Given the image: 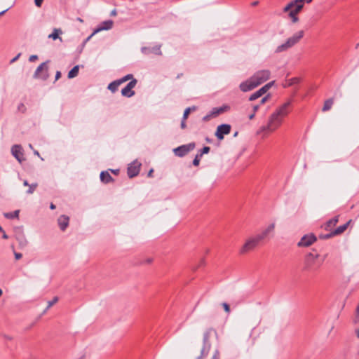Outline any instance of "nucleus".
<instances>
[{"instance_id": "f257e3e1", "label": "nucleus", "mask_w": 359, "mask_h": 359, "mask_svg": "<svg viewBox=\"0 0 359 359\" xmlns=\"http://www.w3.org/2000/svg\"><path fill=\"white\" fill-rule=\"evenodd\" d=\"M290 105L291 102L287 101L278 107L269 116L267 125L262 126L257 131V134L265 131L272 132L277 129L282 123V118L289 114Z\"/></svg>"}, {"instance_id": "f03ea898", "label": "nucleus", "mask_w": 359, "mask_h": 359, "mask_svg": "<svg viewBox=\"0 0 359 359\" xmlns=\"http://www.w3.org/2000/svg\"><path fill=\"white\" fill-rule=\"evenodd\" d=\"M304 31L301 30L289 37L286 41L276 47V53H280L287 50L289 48L296 45L304 36Z\"/></svg>"}, {"instance_id": "7ed1b4c3", "label": "nucleus", "mask_w": 359, "mask_h": 359, "mask_svg": "<svg viewBox=\"0 0 359 359\" xmlns=\"http://www.w3.org/2000/svg\"><path fill=\"white\" fill-rule=\"evenodd\" d=\"M260 241L262 240L258 235L249 237L239 249V253L241 255H245L252 251L258 246Z\"/></svg>"}, {"instance_id": "20e7f679", "label": "nucleus", "mask_w": 359, "mask_h": 359, "mask_svg": "<svg viewBox=\"0 0 359 359\" xmlns=\"http://www.w3.org/2000/svg\"><path fill=\"white\" fill-rule=\"evenodd\" d=\"M319 255H314L311 252L306 255L304 260V270L309 272H313L320 266V264L318 263Z\"/></svg>"}, {"instance_id": "39448f33", "label": "nucleus", "mask_w": 359, "mask_h": 359, "mask_svg": "<svg viewBox=\"0 0 359 359\" xmlns=\"http://www.w3.org/2000/svg\"><path fill=\"white\" fill-rule=\"evenodd\" d=\"M271 76V72L268 69H262L256 72L251 77L257 86L266 81Z\"/></svg>"}, {"instance_id": "423d86ee", "label": "nucleus", "mask_w": 359, "mask_h": 359, "mask_svg": "<svg viewBox=\"0 0 359 359\" xmlns=\"http://www.w3.org/2000/svg\"><path fill=\"white\" fill-rule=\"evenodd\" d=\"M195 148L194 143H189L188 144H184L174 149L173 151L177 156L182 157L187 154L189 151H192Z\"/></svg>"}, {"instance_id": "0eeeda50", "label": "nucleus", "mask_w": 359, "mask_h": 359, "mask_svg": "<svg viewBox=\"0 0 359 359\" xmlns=\"http://www.w3.org/2000/svg\"><path fill=\"white\" fill-rule=\"evenodd\" d=\"M316 241V237L313 234L304 235L298 242L297 246L300 248H306L311 245Z\"/></svg>"}, {"instance_id": "6e6552de", "label": "nucleus", "mask_w": 359, "mask_h": 359, "mask_svg": "<svg viewBox=\"0 0 359 359\" xmlns=\"http://www.w3.org/2000/svg\"><path fill=\"white\" fill-rule=\"evenodd\" d=\"M137 80L133 79L131 80L122 90L121 94L123 96L130 97L135 95V92L133 90V88L136 86Z\"/></svg>"}, {"instance_id": "1a4fd4ad", "label": "nucleus", "mask_w": 359, "mask_h": 359, "mask_svg": "<svg viewBox=\"0 0 359 359\" xmlns=\"http://www.w3.org/2000/svg\"><path fill=\"white\" fill-rule=\"evenodd\" d=\"M231 131V126L229 124L219 125L215 132V136L218 140H222L224 139V135H227Z\"/></svg>"}, {"instance_id": "9d476101", "label": "nucleus", "mask_w": 359, "mask_h": 359, "mask_svg": "<svg viewBox=\"0 0 359 359\" xmlns=\"http://www.w3.org/2000/svg\"><path fill=\"white\" fill-rule=\"evenodd\" d=\"M141 163L137 161H134L128 167V175L129 177L132 178L137 176L140 170Z\"/></svg>"}, {"instance_id": "9b49d317", "label": "nucleus", "mask_w": 359, "mask_h": 359, "mask_svg": "<svg viewBox=\"0 0 359 359\" xmlns=\"http://www.w3.org/2000/svg\"><path fill=\"white\" fill-rule=\"evenodd\" d=\"M257 87V86L254 81V80H252V77L242 82L239 86L241 90L243 92H248L252 90Z\"/></svg>"}, {"instance_id": "f8f14e48", "label": "nucleus", "mask_w": 359, "mask_h": 359, "mask_svg": "<svg viewBox=\"0 0 359 359\" xmlns=\"http://www.w3.org/2000/svg\"><path fill=\"white\" fill-rule=\"evenodd\" d=\"M47 62H43L41 63L36 69L35 72H34V77L35 78H42L43 79H46L48 75H47V70H48V67H47Z\"/></svg>"}, {"instance_id": "ddd939ff", "label": "nucleus", "mask_w": 359, "mask_h": 359, "mask_svg": "<svg viewBox=\"0 0 359 359\" xmlns=\"http://www.w3.org/2000/svg\"><path fill=\"white\" fill-rule=\"evenodd\" d=\"M12 155L20 162L22 163L25 158L23 157L22 147L19 144H15L11 148Z\"/></svg>"}, {"instance_id": "4468645a", "label": "nucleus", "mask_w": 359, "mask_h": 359, "mask_svg": "<svg viewBox=\"0 0 359 359\" xmlns=\"http://www.w3.org/2000/svg\"><path fill=\"white\" fill-rule=\"evenodd\" d=\"M302 5H294V7L289 10V16L292 18L293 22H297L299 20V18L297 17V15L301 11L302 9Z\"/></svg>"}, {"instance_id": "2eb2a0df", "label": "nucleus", "mask_w": 359, "mask_h": 359, "mask_svg": "<svg viewBox=\"0 0 359 359\" xmlns=\"http://www.w3.org/2000/svg\"><path fill=\"white\" fill-rule=\"evenodd\" d=\"M113 24V21L111 20L104 21L96 29L94 30L93 34H97L100 31L110 29H111Z\"/></svg>"}, {"instance_id": "dca6fc26", "label": "nucleus", "mask_w": 359, "mask_h": 359, "mask_svg": "<svg viewBox=\"0 0 359 359\" xmlns=\"http://www.w3.org/2000/svg\"><path fill=\"white\" fill-rule=\"evenodd\" d=\"M69 219L66 215H61L57 219L58 225L62 231H65L69 225Z\"/></svg>"}, {"instance_id": "f3484780", "label": "nucleus", "mask_w": 359, "mask_h": 359, "mask_svg": "<svg viewBox=\"0 0 359 359\" xmlns=\"http://www.w3.org/2000/svg\"><path fill=\"white\" fill-rule=\"evenodd\" d=\"M275 229V224L272 223L269 224L261 233L257 234L258 236L261 238V240H264Z\"/></svg>"}, {"instance_id": "a211bd4d", "label": "nucleus", "mask_w": 359, "mask_h": 359, "mask_svg": "<svg viewBox=\"0 0 359 359\" xmlns=\"http://www.w3.org/2000/svg\"><path fill=\"white\" fill-rule=\"evenodd\" d=\"M305 0H293L291 2H290L284 8V12H287L289 10H290L292 8L294 7V5H302V7L304 6V2ZM307 3H310L312 1V0H306Z\"/></svg>"}, {"instance_id": "6ab92c4d", "label": "nucleus", "mask_w": 359, "mask_h": 359, "mask_svg": "<svg viewBox=\"0 0 359 359\" xmlns=\"http://www.w3.org/2000/svg\"><path fill=\"white\" fill-rule=\"evenodd\" d=\"M350 223L351 220L347 222L346 224L338 226L336 229L332 231V234H334L335 236L341 234L346 230Z\"/></svg>"}, {"instance_id": "aec40b11", "label": "nucleus", "mask_w": 359, "mask_h": 359, "mask_svg": "<svg viewBox=\"0 0 359 359\" xmlns=\"http://www.w3.org/2000/svg\"><path fill=\"white\" fill-rule=\"evenodd\" d=\"M100 180L104 183H109L113 180V178L107 171H102L100 173Z\"/></svg>"}, {"instance_id": "412c9836", "label": "nucleus", "mask_w": 359, "mask_h": 359, "mask_svg": "<svg viewBox=\"0 0 359 359\" xmlns=\"http://www.w3.org/2000/svg\"><path fill=\"white\" fill-rule=\"evenodd\" d=\"M338 222V216L333 217L332 219L327 221L325 224V229L329 231L332 226H334Z\"/></svg>"}, {"instance_id": "4be33fe9", "label": "nucleus", "mask_w": 359, "mask_h": 359, "mask_svg": "<svg viewBox=\"0 0 359 359\" xmlns=\"http://www.w3.org/2000/svg\"><path fill=\"white\" fill-rule=\"evenodd\" d=\"M274 81H271L266 85H264L263 87H262L260 89L257 90V93H259L260 97H262L264 94H265L271 87L273 86Z\"/></svg>"}, {"instance_id": "5701e85b", "label": "nucleus", "mask_w": 359, "mask_h": 359, "mask_svg": "<svg viewBox=\"0 0 359 359\" xmlns=\"http://www.w3.org/2000/svg\"><path fill=\"white\" fill-rule=\"evenodd\" d=\"M300 82V79L298 77H294L290 79H288L285 81V83H283V87L287 88L291 86H293L294 84H297Z\"/></svg>"}, {"instance_id": "b1692460", "label": "nucleus", "mask_w": 359, "mask_h": 359, "mask_svg": "<svg viewBox=\"0 0 359 359\" xmlns=\"http://www.w3.org/2000/svg\"><path fill=\"white\" fill-rule=\"evenodd\" d=\"M62 32L60 29L55 28L53 29V32L48 35L49 39H52L53 40H56L59 39L60 41H62V38L59 36V34H62Z\"/></svg>"}, {"instance_id": "393cba45", "label": "nucleus", "mask_w": 359, "mask_h": 359, "mask_svg": "<svg viewBox=\"0 0 359 359\" xmlns=\"http://www.w3.org/2000/svg\"><path fill=\"white\" fill-rule=\"evenodd\" d=\"M20 210H17L11 212H6L4 214V217L7 219H18L19 217Z\"/></svg>"}, {"instance_id": "a878e982", "label": "nucleus", "mask_w": 359, "mask_h": 359, "mask_svg": "<svg viewBox=\"0 0 359 359\" xmlns=\"http://www.w3.org/2000/svg\"><path fill=\"white\" fill-rule=\"evenodd\" d=\"M334 103V100L332 98L328 99L325 101L323 107L322 109L323 111H327L332 108V106Z\"/></svg>"}, {"instance_id": "bb28decb", "label": "nucleus", "mask_w": 359, "mask_h": 359, "mask_svg": "<svg viewBox=\"0 0 359 359\" xmlns=\"http://www.w3.org/2000/svg\"><path fill=\"white\" fill-rule=\"evenodd\" d=\"M79 65L74 66L68 73V78L72 79L76 77L79 74Z\"/></svg>"}, {"instance_id": "cd10ccee", "label": "nucleus", "mask_w": 359, "mask_h": 359, "mask_svg": "<svg viewBox=\"0 0 359 359\" xmlns=\"http://www.w3.org/2000/svg\"><path fill=\"white\" fill-rule=\"evenodd\" d=\"M226 108H227V107H218V108H213L211 111V115L216 116L223 113L226 110Z\"/></svg>"}, {"instance_id": "c85d7f7f", "label": "nucleus", "mask_w": 359, "mask_h": 359, "mask_svg": "<svg viewBox=\"0 0 359 359\" xmlns=\"http://www.w3.org/2000/svg\"><path fill=\"white\" fill-rule=\"evenodd\" d=\"M119 85H121V82H119L118 80H116L109 84L108 89L114 93L117 90Z\"/></svg>"}, {"instance_id": "c756f323", "label": "nucleus", "mask_w": 359, "mask_h": 359, "mask_svg": "<svg viewBox=\"0 0 359 359\" xmlns=\"http://www.w3.org/2000/svg\"><path fill=\"white\" fill-rule=\"evenodd\" d=\"M37 186H38L37 183H34V184H29V189L27 191V194H33L34 191H35V189H36Z\"/></svg>"}, {"instance_id": "7c9ffc66", "label": "nucleus", "mask_w": 359, "mask_h": 359, "mask_svg": "<svg viewBox=\"0 0 359 359\" xmlns=\"http://www.w3.org/2000/svg\"><path fill=\"white\" fill-rule=\"evenodd\" d=\"M130 79L131 80L134 79L133 74H127L125 76H123V78H121V79H118V81L119 82H121V83H123L128 80H130Z\"/></svg>"}, {"instance_id": "2f4dec72", "label": "nucleus", "mask_w": 359, "mask_h": 359, "mask_svg": "<svg viewBox=\"0 0 359 359\" xmlns=\"http://www.w3.org/2000/svg\"><path fill=\"white\" fill-rule=\"evenodd\" d=\"M19 241V245L21 247H25L27 245L28 242L24 235L20 238H18Z\"/></svg>"}, {"instance_id": "473e14b6", "label": "nucleus", "mask_w": 359, "mask_h": 359, "mask_svg": "<svg viewBox=\"0 0 359 359\" xmlns=\"http://www.w3.org/2000/svg\"><path fill=\"white\" fill-rule=\"evenodd\" d=\"M195 109H196V108H195L194 107H192V108H191V107H188V108H187V109L184 110V114H183V119H184V120H186V119L187 118V117H188V116H189V114L190 111H191V110H195Z\"/></svg>"}, {"instance_id": "72a5a7b5", "label": "nucleus", "mask_w": 359, "mask_h": 359, "mask_svg": "<svg viewBox=\"0 0 359 359\" xmlns=\"http://www.w3.org/2000/svg\"><path fill=\"white\" fill-rule=\"evenodd\" d=\"M58 301V297H55L53 300L49 301L48 302V306L46 308V310L49 309L52 306H53Z\"/></svg>"}, {"instance_id": "f704fd0d", "label": "nucleus", "mask_w": 359, "mask_h": 359, "mask_svg": "<svg viewBox=\"0 0 359 359\" xmlns=\"http://www.w3.org/2000/svg\"><path fill=\"white\" fill-rule=\"evenodd\" d=\"M259 97H260V95L259 93H257V91H256L255 93H252L250 97H249V100L250 101H254L257 99H258Z\"/></svg>"}, {"instance_id": "c9c22d12", "label": "nucleus", "mask_w": 359, "mask_h": 359, "mask_svg": "<svg viewBox=\"0 0 359 359\" xmlns=\"http://www.w3.org/2000/svg\"><path fill=\"white\" fill-rule=\"evenodd\" d=\"M151 53H154L156 55H161V46L151 48Z\"/></svg>"}, {"instance_id": "e433bc0d", "label": "nucleus", "mask_w": 359, "mask_h": 359, "mask_svg": "<svg viewBox=\"0 0 359 359\" xmlns=\"http://www.w3.org/2000/svg\"><path fill=\"white\" fill-rule=\"evenodd\" d=\"M141 50L143 54L149 55L151 53V48L142 47Z\"/></svg>"}, {"instance_id": "4c0bfd02", "label": "nucleus", "mask_w": 359, "mask_h": 359, "mask_svg": "<svg viewBox=\"0 0 359 359\" xmlns=\"http://www.w3.org/2000/svg\"><path fill=\"white\" fill-rule=\"evenodd\" d=\"M201 156H200V154H197L195 157V158L194 159L193 161V164L195 166H198L199 165V163H200V158H201Z\"/></svg>"}, {"instance_id": "58836bf2", "label": "nucleus", "mask_w": 359, "mask_h": 359, "mask_svg": "<svg viewBox=\"0 0 359 359\" xmlns=\"http://www.w3.org/2000/svg\"><path fill=\"white\" fill-rule=\"evenodd\" d=\"M210 147H204L201 150V153L199 154H200V156H202L203 154H208L209 151H210Z\"/></svg>"}, {"instance_id": "ea45409f", "label": "nucleus", "mask_w": 359, "mask_h": 359, "mask_svg": "<svg viewBox=\"0 0 359 359\" xmlns=\"http://www.w3.org/2000/svg\"><path fill=\"white\" fill-rule=\"evenodd\" d=\"M334 236H335L334 234H332V231H331L330 233L320 236V238H323V239H328V238H330L331 237H333Z\"/></svg>"}, {"instance_id": "a19ab883", "label": "nucleus", "mask_w": 359, "mask_h": 359, "mask_svg": "<svg viewBox=\"0 0 359 359\" xmlns=\"http://www.w3.org/2000/svg\"><path fill=\"white\" fill-rule=\"evenodd\" d=\"M18 109L20 111H22V113H24L26 110V107L25 106L24 104L22 103H20L19 105H18Z\"/></svg>"}, {"instance_id": "79ce46f5", "label": "nucleus", "mask_w": 359, "mask_h": 359, "mask_svg": "<svg viewBox=\"0 0 359 359\" xmlns=\"http://www.w3.org/2000/svg\"><path fill=\"white\" fill-rule=\"evenodd\" d=\"M222 306H223V308H224V311H225L226 313H229L230 312V307H229V304H228L227 303H225V302H224V303H223V304H222Z\"/></svg>"}, {"instance_id": "37998d69", "label": "nucleus", "mask_w": 359, "mask_h": 359, "mask_svg": "<svg viewBox=\"0 0 359 359\" xmlns=\"http://www.w3.org/2000/svg\"><path fill=\"white\" fill-rule=\"evenodd\" d=\"M211 359H220L219 358V352L218 350H216L212 357Z\"/></svg>"}, {"instance_id": "c03bdc74", "label": "nucleus", "mask_w": 359, "mask_h": 359, "mask_svg": "<svg viewBox=\"0 0 359 359\" xmlns=\"http://www.w3.org/2000/svg\"><path fill=\"white\" fill-rule=\"evenodd\" d=\"M14 256H15V259L18 260V259L22 258V255L21 253H20V252H14Z\"/></svg>"}, {"instance_id": "a18cd8bd", "label": "nucleus", "mask_w": 359, "mask_h": 359, "mask_svg": "<svg viewBox=\"0 0 359 359\" xmlns=\"http://www.w3.org/2000/svg\"><path fill=\"white\" fill-rule=\"evenodd\" d=\"M43 0H34L35 5L37 7H41Z\"/></svg>"}, {"instance_id": "49530a36", "label": "nucleus", "mask_w": 359, "mask_h": 359, "mask_svg": "<svg viewBox=\"0 0 359 359\" xmlns=\"http://www.w3.org/2000/svg\"><path fill=\"white\" fill-rule=\"evenodd\" d=\"M37 58H38L37 55H31V56L29 57V60L30 62H34V61H35L36 60H37Z\"/></svg>"}, {"instance_id": "de8ad7c7", "label": "nucleus", "mask_w": 359, "mask_h": 359, "mask_svg": "<svg viewBox=\"0 0 359 359\" xmlns=\"http://www.w3.org/2000/svg\"><path fill=\"white\" fill-rule=\"evenodd\" d=\"M252 109H253V112L256 113V111L259 109V104H253L252 106Z\"/></svg>"}, {"instance_id": "09e8293b", "label": "nucleus", "mask_w": 359, "mask_h": 359, "mask_svg": "<svg viewBox=\"0 0 359 359\" xmlns=\"http://www.w3.org/2000/svg\"><path fill=\"white\" fill-rule=\"evenodd\" d=\"M268 97H269V95H266V96L262 97L260 101V104H264L266 102V100H268Z\"/></svg>"}, {"instance_id": "8fccbe9b", "label": "nucleus", "mask_w": 359, "mask_h": 359, "mask_svg": "<svg viewBox=\"0 0 359 359\" xmlns=\"http://www.w3.org/2000/svg\"><path fill=\"white\" fill-rule=\"evenodd\" d=\"M21 55V53H18L14 58H13L11 61V63H13L15 62L16 60H18V58L20 57V56Z\"/></svg>"}, {"instance_id": "3c124183", "label": "nucleus", "mask_w": 359, "mask_h": 359, "mask_svg": "<svg viewBox=\"0 0 359 359\" xmlns=\"http://www.w3.org/2000/svg\"><path fill=\"white\" fill-rule=\"evenodd\" d=\"M60 76H61V72L57 71L55 74V80L59 79L60 78Z\"/></svg>"}, {"instance_id": "603ef678", "label": "nucleus", "mask_w": 359, "mask_h": 359, "mask_svg": "<svg viewBox=\"0 0 359 359\" xmlns=\"http://www.w3.org/2000/svg\"><path fill=\"white\" fill-rule=\"evenodd\" d=\"M4 339H6V340H8V341H11L13 340V337L11 336H9V335H4Z\"/></svg>"}, {"instance_id": "864d4df0", "label": "nucleus", "mask_w": 359, "mask_h": 359, "mask_svg": "<svg viewBox=\"0 0 359 359\" xmlns=\"http://www.w3.org/2000/svg\"><path fill=\"white\" fill-rule=\"evenodd\" d=\"M208 339V334L205 333V334H204V337H203L204 344H205L207 342Z\"/></svg>"}, {"instance_id": "5fc2aeb1", "label": "nucleus", "mask_w": 359, "mask_h": 359, "mask_svg": "<svg viewBox=\"0 0 359 359\" xmlns=\"http://www.w3.org/2000/svg\"><path fill=\"white\" fill-rule=\"evenodd\" d=\"M181 128L182 129L186 128V123H185V120H184V119H182V121L181 122Z\"/></svg>"}, {"instance_id": "6e6d98bb", "label": "nucleus", "mask_w": 359, "mask_h": 359, "mask_svg": "<svg viewBox=\"0 0 359 359\" xmlns=\"http://www.w3.org/2000/svg\"><path fill=\"white\" fill-rule=\"evenodd\" d=\"M117 14L116 10L114 9L111 11L110 15L111 16H116Z\"/></svg>"}, {"instance_id": "4d7b16f0", "label": "nucleus", "mask_w": 359, "mask_h": 359, "mask_svg": "<svg viewBox=\"0 0 359 359\" xmlns=\"http://www.w3.org/2000/svg\"><path fill=\"white\" fill-rule=\"evenodd\" d=\"M204 354H205V350H204V348H203L201 350V355L198 358V359H201L204 356Z\"/></svg>"}, {"instance_id": "13d9d810", "label": "nucleus", "mask_w": 359, "mask_h": 359, "mask_svg": "<svg viewBox=\"0 0 359 359\" xmlns=\"http://www.w3.org/2000/svg\"><path fill=\"white\" fill-rule=\"evenodd\" d=\"M1 232L3 233L2 238L4 239H7L8 238V235L5 233L4 230Z\"/></svg>"}, {"instance_id": "bf43d9fd", "label": "nucleus", "mask_w": 359, "mask_h": 359, "mask_svg": "<svg viewBox=\"0 0 359 359\" xmlns=\"http://www.w3.org/2000/svg\"><path fill=\"white\" fill-rule=\"evenodd\" d=\"M255 113L253 112L252 114L249 115V119H250V120L253 119L255 118Z\"/></svg>"}, {"instance_id": "052dcab7", "label": "nucleus", "mask_w": 359, "mask_h": 359, "mask_svg": "<svg viewBox=\"0 0 359 359\" xmlns=\"http://www.w3.org/2000/svg\"><path fill=\"white\" fill-rule=\"evenodd\" d=\"M74 359H86V355H81Z\"/></svg>"}, {"instance_id": "680f3d73", "label": "nucleus", "mask_w": 359, "mask_h": 359, "mask_svg": "<svg viewBox=\"0 0 359 359\" xmlns=\"http://www.w3.org/2000/svg\"><path fill=\"white\" fill-rule=\"evenodd\" d=\"M251 4L252 6H256L259 4V1H253Z\"/></svg>"}, {"instance_id": "e2e57ef3", "label": "nucleus", "mask_w": 359, "mask_h": 359, "mask_svg": "<svg viewBox=\"0 0 359 359\" xmlns=\"http://www.w3.org/2000/svg\"><path fill=\"white\" fill-rule=\"evenodd\" d=\"M95 34H93V32L86 39V41L88 42L93 36H94Z\"/></svg>"}, {"instance_id": "0e129e2a", "label": "nucleus", "mask_w": 359, "mask_h": 359, "mask_svg": "<svg viewBox=\"0 0 359 359\" xmlns=\"http://www.w3.org/2000/svg\"><path fill=\"white\" fill-rule=\"evenodd\" d=\"M153 169H151L149 172H148V176L149 177H151L152 176V173H153Z\"/></svg>"}, {"instance_id": "69168bd1", "label": "nucleus", "mask_w": 359, "mask_h": 359, "mask_svg": "<svg viewBox=\"0 0 359 359\" xmlns=\"http://www.w3.org/2000/svg\"><path fill=\"white\" fill-rule=\"evenodd\" d=\"M23 184H24V186H28V187H29V183H28V182H27V180H24V182H23Z\"/></svg>"}, {"instance_id": "338daca9", "label": "nucleus", "mask_w": 359, "mask_h": 359, "mask_svg": "<svg viewBox=\"0 0 359 359\" xmlns=\"http://www.w3.org/2000/svg\"><path fill=\"white\" fill-rule=\"evenodd\" d=\"M50 209L54 210V209H55V205L54 204L51 203L50 205Z\"/></svg>"}, {"instance_id": "774afa93", "label": "nucleus", "mask_w": 359, "mask_h": 359, "mask_svg": "<svg viewBox=\"0 0 359 359\" xmlns=\"http://www.w3.org/2000/svg\"><path fill=\"white\" fill-rule=\"evenodd\" d=\"M111 171L112 172H114V174H117V173L119 172V170H111Z\"/></svg>"}]
</instances>
